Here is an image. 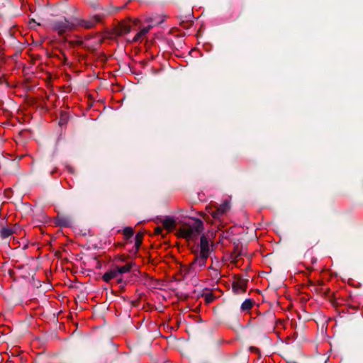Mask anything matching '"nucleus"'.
<instances>
[{"mask_svg":"<svg viewBox=\"0 0 363 363\" xmlns=\"http://www.w3.org/2000/svg\"><path fill=\"white\" fill-rule=\"evenodd\" d=\"M210 253V242L205 235H202L200 239L199 250H194V259L186 269L185 274L194 275L201 271L206 267Z\"/></svg>","mask_w":363,"mask_h":363,"instance_id":"nucleus-1","label":"nucleus"},{"mask_svg":"<svg viewBox=\"0 0 363 363\" xmlns=\"http://www.w3.org/2000/svg\"><path fill=\"white\" fill-rule=\"evenodd\" d=\"M203 230V223L199 218H191L181 224L177 229V235L188 241L196 240Z\"/></svg>","mask_w":363,"mask_h":363,"instance_id":"nucleus-2","label":"nucleus"},{"mask_svg":"<svg viewBox=\"0 0 363 363\" xmlns=\"http://www.w3.org/2000/svg\"><path fill=\"white\" fill-rule=\"evenodd\" d=\"M77 27L76 18H60L51 21L48 26V29L55 32L60 37H65L69 35Z\"/></svg>","mask_w":363,"mask_h":363,"instance_id":"nucleus-3","label":"nucleus"},{"mask_svg":"<svg viewBox=\"0 0 363 363\" xmlns=\"http://www.w3.org/2000/svg\"><path fill=\"white\" fill-rule=\"evenodd\" d=\"M230 209V204L228 200L223 202L216 211H210L212 218L215 220H221V218L229 211Z\"/></svg>","mask_w":363,"mask_h":363,"instance_id":"nucleus-4","label":"nucleus"},{"mask_svg":"<svg viewBox=\"0 0 363 363\" xmlns=\"http://www.w3.org/2000/svg\"><path fill=\"white\" fill-rule=\"evenodd\" d=\"M139 20L137 18L130 20L128 22L123 21L117 27L116 32L119 35H123L130 33L133 26H137Z\"/></svg>","mask_w":363,"mask_h":363,"instance_id":"nucleus-5","label":"nucleus"},{"mask_svg":"<svg viewBox=\"0 0 363 363\" xmlns=\"http://www.w3.org/2000/svg\"><path fill=\"white\" fill-rule=\"evenodd\" d=\"M101 18L99 16H94L89 20H80L76 18L77 26H82L84 28L89 29L93 28L96 23H100Z\"/></svg>","mask_w":363,"mask_h":363,"instance_id":"nucleus-6","label":"nucleus"},{"mask_svg":"<svg viewBox=\"0 0 363 363\" xmlns=\"http://www.w3.org/2000/svg\"><path fill=\"white\" fill-rule=\"evenodd\" d=\"M247 279L236 278L233 283V289L236 294L245 293L247 289Z\"/></svg>","mask_w":363,"mask_h":363,"instance_id":"nucleus-7","label":"nucleus"},{"mask_svg":"<svg viewBox=\"0 0 363 363\" xmlns=\"http://www.w3.org/2000/svg\"><path fill=\"white\" fill-rule=\"evenodd\" d=\"M152 28V26H147L146 27L141 28L140 30L138 31L137 34L134 36L131 41L133 43L142 42Z\"/></svg>","mask_w":363,"mask_h":363,"instance_id":"nucleus-8","label":"nucleus"},{"mask_svg":"<svg viewBox=\"0 0 363 363\" xmlns=\"http://www.w3.org/2000/svg\"><path fill=\"white\" fill-rule=\"evenodd\" d=\"M118 277L117 273L116 272L115 268L111 269L110 271L106 272L103 277L102 279L106 282L108 283L112 279L116 278Z\"/></svg>","mask_w":363,"mask_h":363,"instance_id":"nucleus-9","label":"nucleus"},{"mask_svg":"<svg viewBox=\"0 0 363 363\" xmlns=\"http://www.w3.org/2000/svg\"><path fill=\"white\" fill-rule=\"evenodd\" d=\"M133 267V263L130 262L124 266L117 267L115 268L117 275L129 272Z\"/></svg>","mask_w":363,"mask_h":363,"instance_id":"nucleus-10","label":"nucleus"},{"mask_svg":"<svg viewBox=\"0 0 363 363\" xmlns=\"http://www.w3.org/2000/svg\"><path fill=\"white\" fill-rule=\"evenodd\" d=\"M13 233L12 228L9 227L3 228L0 231L1 238L3 239L7 238Z\"/></svg>","mask_w":363,"mask_h":363,"instance_id":"nucleus-11","label":"nucleus"},{"mask_svg":"<svg viewBox=\"0 0 363 363\" xmlns=\"http://www.w3.org/2000/svg\"><path fill=\"white\" fill-rule=\"evenodd\" d=\"M163 226L167 229H172L175 226L174 220L171 218H167L162 221Z\"/></svg>","mask_w":363,"mask_h":363,"instance_id":"nucleus-12","label":"nucleus"},{"mask_svg":"<svg viewBox=\"0 0 363 363\" xmlns=\"http://www.w3.org/2000/svg\"><path fill=\"white\" fill-rule=\"evenodd\" d=\"M253 306V301L251 299H246L241 305V311H249Z\"/></svg>","mask_w":363,"mask_h":363,"instance_id":"nucleus-13","label":"nucleus"},{"mask_svg":"<svg viewBox=\"0 0 363 363\" xmlns=\"http://www.w3.org/2000/svg\"><path fill=\"white\" fill-rule=\"evenodd\" d=\"M123 234L125 237L130 238L133 235V230L130 227H127L123 230Z\"/></svg>","mask_w":363,"mask_h":363,"instance_id":"nucleus-14","label":"nucleus"},{"mask_svg":"<svg viewBox=\"0 0 363 363\" xmlns=\"http://www.w3.org/2000/svg\"><path fill=\"white\" fill-rule=\"evenodd\" d=\"M143 235L141 233H138L135 236V246L137 248L140 247L142 243Z\"/></svg>","mask_w":363,"mask_h":363,"instance_id":"nucleus-15","label":"nucleus"},{"mask_svg":"<svg viewBox=\"0 0 363 363\" xmlns=\"http://www.w3.org/2000/svg\"><path fill=\"white\" fill-rule=\"evenodd\" d=\"M208 269L210 270H212L213 271V274L212 276L214 277V278H218L219 276H220V273L218 272V270L217 269H215L213 266H210L208 267Z\"/></svg>","mask_w":363,"mask_h":363,"instance_id":"nucleus-16","label":"nucleus"},{"mask_svg":"<svg viewBox=\"0 0 363 363\" xmlns=\"http://www.w3.org/2000/svg\"><path fill=\"white\" fill-rule=\"evenodd\" d=\"M211 300H212V296L211 295L206 296V301L207 302H210V301H211Z\"/></svg>","mask_w":363,"mask_h":363,"instance_id":"nucleus-17","label":"nucleus"},{"mask_svg":"<svg viewBox=\"0 0 363 363\" xmlns=\"http://www.w3.org/2000/svg\"><path fill=\"white\" fill-rule=\"evenodd\" d=\"M160 233H162V229L160 228H156V233L157 234H160Z\"/></svg>","mask_w":363,"mask_h":363,"instance_id":"nucleus-18","label":"nucleus"},{"mask_svg":"<svg viewBox=\"0 0 363 363\" xmlns=\"http://www.w3.org/2000/svg\"><path fill=\"white\" fill-rule=\"evenodd\" d=\"M118 281L120 283V282L122 281V279L120 278V279H118Z\"/></svg>","mask_w":363,"mask_h":363,"instance_id":"nucleus-19","label":"nucleus"}]
</instances>
